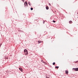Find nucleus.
<instances>
[{
	"label": "nucleus",
	"mask_w": 78,
	"mask_h": 78,
	"mask_svg": "<svg viewBox=\"0 0 78 78\" xmlns=\"http://www.w3.org/2000/svg\"><path fill=\"white\" fill-rule=\"evenodd\" d=\"M2 45V44H0V46H1V45Z\"/></svg>",
	"instance_id": "dca6fc26"
},
{
	"label": "nucleus",
	"mask_w": 78,
	"mask_h": 78,
	"mask_svg": "<svg viewBox=\"0 0 78 78\" xmlns=\"http://www.w3.org/2000/svg\"><path fill=\"white\" fill-rule=\"evenodd\" d=\"M69 23H72V21H70L69 22Z\"/></svg>",
	"instance_id": "6e6552de"
},
{
	"label": "nucleus",
	"mask_w": 78,
	"mask_h": 78,
	"mask_svg": "<svg viewBox=\"0 0 78 78\" xmlns=\"http://www.w3.org/2000/svg\"><path fill=\"white\" fill-rule=\"evenodd\" d=\"M53 65H55V62H54L53 63Z\"/></svg>",
	"instance_id": "f8f14e48"
},
{
	"label": "nucleus",
	"mask_w": 78,
	"mask_h": 78,
	"mask_svg": "<svg viewBox=\"0 0 78 78\" xmlns=\"http://www.w3.org/2000/svg\"><path fill=\"white\" fill-rule=\"evenodd\" d=\"M53 22L54 23H55V22H56V21L53 20Z\"/></svg>",
	"instance_id": "2eb2a0df"
},
{
	"label": "nucleus",
	"mask_w": 78,
	"mask_h": 78,
	"mask_svg": "<svg viewBox=\"0 0 78 78\" xmlns=\"http://www.w3.org/2000/svg\"><path fill=\"white\" fill-rule=\"evenodd\" d=\"M8 58H7V59H8Z\"/></svg>",
	"instance_id": "6ab92c4d"
},
{
	"label": "nucleus",
	"mask_w": 78,
	"mask_h": 78,
	"mask_svg": "<svg viewBox=\"0 0 78 78\" xmlns=\"http://www.w3.org/2000/svg\"><path fill=\"white\" fill-rule=\"evenodd\" d=\"M46 9H47V10H48V7L47 6H46Z\"/></svg>",
	"instance_id": "0eeeda50"
},
{
	"label": "nucleus",
	"mask_w": 78,
	"mask_h": 78,
	"mask_svg": "<svg viewBox=\"0 0 78 78\" xmlns=\"http://www.w3.org/2000/svg\"><path fill=\"white\" fill-rule=\"evenodd\" d=\"M38 42L39 44H40V43L42 42V41H38Z\"/></svg>",
	"instance_id": "39448f33"
},
{
	"label": "nucleus",
	"mask_w": 78,
	"mask_h": 78,
	"mask_svg": "<svg viewBox=\"0 0 78 78\" xmlns=\"http://www.w3.org/2000/svg\"><path fill=\"white\" fill-rule=\"evenodd\" d=\"M43 23H44V22H43Z\"/></svg>",
	"instance_id": "f3484780"
},
{
	"label": "nucleus",
	"mask_w": 78,
	"mask_h": 78,
	"mask_svg": "<svg viewBox=\"0 0 78 78\" xmlns=\"http://www.w3.org/2000/svg\"><path fill=\"white\" fill-rule=\"evenodd\" d=\"M46 78H50V77L46 76Z\"/></svg>",
	"instance_id": "ddd939ff"
},
{
	"label": "nucleus",
	"mask_w": 78,
	"mask_h": 78,
	"mask_svg": "<svg viewBox=\"0 0 78 78\" xmlns=\"http://www.w3.org/2000/svg\"><path fill=\"white\" fill-rule=\"evenodd\" d=\"M73 70H75V71H78V68H73Z\"/></svg>",
	"instance_id": "7ed1b4c3"
},
{
	"label": "nucleus",
	"mask_w": 78,
	"mask_h": 78,
	"mask_svg": "<svg viewBox=\"0 0 78 78\" xmlns=\"http://www.w3.org/2000/svg\"><path fill=\"white\" fill-rule=\"evenodd\" d=\"M77 62H78V61H77Z\"/></svg>",
	"instance_id": "aec40b11"
},
{
	"label": "nucleus",
	"mask_w": 78,
	"mask_h": 78,
	"mask_svg": "<svg viewBox=\"0 0 78 78\" xmlns=\"http://www.w3.org/2000/svg\"><path fill=\"white\" fill-rule=\"evenodd\" d=\"M19 70L21 71V72H23V69H22L21 68H19Z\"/></svg>",
	"instance_id": "20e7f679"
},
{
	"label": "nucleus",
	"mask_w": 78,
	"mask_h": 78,
	"mask_svg": "<svg viewBox=\"0 0 78 78\" xmlns=\"http://www.w3.org/2000/svg\"><path fill=\"white\" fill-rule=\"evenodd\" d=\"M24 6H25V7H27V6H28V4L27 3V2H24Z\"/></svg>",
	"instance_id": "f03ea898"
},
{
	"label": "nucleus",
	"mask_w": 78,
	"mask_h": 78,
	"mask_svg": "<svg viewBox=\"0 0 78 78\" xmlns=\"http://www.w3.org/2000/svg\"><path fill=\"white\" fill-rule=\"evenodd\" d=\"M30 9H31V10L32 11V10H33V8H30Z\"/></svg>",
	"instance_id": "9b49d317"
},
{
	"label": "nucleus",
	"mask_w": 78,
	"mask_h": 78,
	"mask_svg": "<svg viewBox=\"0 0 78 78\" xmlns=\"http://www.w3.org/2000/svg\"><path fill=\"white\" fill-rule=\"evenodd\" d=\"M55 69H58V68H59V66H55Z\"/></svg>",
	"instance_id": "1a4fd4ad"
},
{
	"label": "nucleus",
	"mask_w": 78,
	"mask_h": 78,
	"mask_svg": "<svg viewBox=\"0 0 78 78\" xmlns=\"http://www.w3.org/2000/svg\"><path fill=\"white\" fill-rule=\"evenodd\" d=\"M28 4L30 6H31V3L30 2H29Z\"/></svg>",
	"instance_id": "9d476101"
},
{
	"label": "nucleus",
	"mask_w": 78,
	"mask_h": 78,
	"mask_svg": "<svg viewBox=\"0 0 78 78\" xmlns=\"http://www.w3.org/2000/svg\"><path fill=\"white\" fill-rule=\"evenodd\" d=\"M24 52L25 53V55H27L28 54V50H27L25 49L24 50Z\"/></svg>",
	"instance_id": "f257e3e1"
},
{
	"label": "nucleus",
	"mask_w": 78,
	"mask_h": 78,
	"mask_svg": "<svg viewBox=\"0 0 78 78\" xmlns=\"http://www.w3.org/2000/svg\"><path fill=\"white\" fill-rule=\"evenodd\" d=\"M66 74H67L68 73H69V71H68V70H66Z\"/></svg>",
	"instance_id": "423d86ee"
},
{
	"label": "nucleus",
	"mask_w": 78,
	"mask_h": 78,
	"mask_svg": "<svg viewBox=\"0 0 78 78\" xmlns=\"http://www.w3.org/2000/svg\"><path fill=\"white\" fill-rule=\"evenodd\" d=\"M8 58H7V59H8Z\"/></svg>",
	"instance_id": "a211bd4d"
},
{
	"label": "nucleus",
	"mask_w": 78,
	"mask_h": 78,
	"mask_svg": "<svg viewBox=\"0 0 78 78\" xmlns=\"http://www.w3.org/2000/svg\"><path fill=\"white\" fill-rule=\"evenodd\" d=\"M0 47H1V46H0Z\"/></svg>",
	"instance_id": "412c9836"
},
{
	"label": "nucleus",
	"mask_w": 78,
	"mask_h": 78,
	"mask_svg": "<svg viewBox=\"0 0 78 78\" xmlns=\"http://www.w3.org/2000/svg\"><path fill=\"white\" fill-rule=\"evenodd\" d=\"M41 62H43V63H44V62H44V61H43V60H42Z\"/></svg>",
	"instance_id": "4468645a"
}]
</instances>
